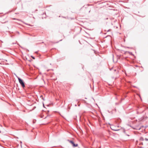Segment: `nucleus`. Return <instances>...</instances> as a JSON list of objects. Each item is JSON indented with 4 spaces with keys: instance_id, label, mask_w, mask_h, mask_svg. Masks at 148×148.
<instances>
[{
    "instance_id": "nucleus-1",
    "label": "nucleus",
    "mask_w": 148,
    "mask_h": 148,
    "mask_svg": "<svg viewBox=\"0 0 148 148\" xmlns=\"http://www.w3.org/2000/svg\"><path fill=\"white\" fill-rule=\"evenodd\" d=\"M18 80L20 84L21 85V86L23 87L24 88L25 87V85L24 82L23 80L21 79L20 78L18 77Z\"/></svg>"
},
{
    "instance_id": "nucleus-2",
    "label": "nucleus",
    "mask_w": 148,
    "mask_h": 148,
    "mask_svg": "<svg viewBox=\"0 0 148 148\" xmlns=\"http://www.w3.org/2000/svg\"><path fill=\"white\" fill-rule=\"evenodd\" d=\"M68 141L70 143L73 145V147H76L77 146L78 144H75L73 141L70 140H68Z\"/></svg>"
},
{
    "instance_id": "nucleus-3",
    "label": "nucleus",
    "mask_w": 148,
    "mask_h": 148,
    "mask_svg": "<svg viewBox=\"0 0 148 148\" xmlns=\"http://www.w3.org/2000/svg\"><path fill=\"white\" fill-rule=\"evenodd\" d=\"M118 127V126L117 127H115L114 126H112L111 127V128L113 130L117 131L119 130V129H117V128Z\"/></svg>"
},
{
    "instance_id": "nucleus-4",
    "label": "nucleus",
    "mask_w": 148,
    "mask_h": 148,
    "mask_svg": "<svg viewBox=\"0 0 148 148\" xmlns=\"http://www.w3.org/2000/svg\"><path fill=\"white\" fill-rule=\"evenodd\" d=\"M140 140L141 141H143L144 140V139L143 137H140Z\"/></svg>"
},
{
    "instance_id": "nucleus-5",
    "label": "nucleus",
    "mask_w": 148,
    "mask_h": 148,
    "mask_svg": "<svg viewBox=\"0 0 148 148\" xmlns=\"http://www.w3.org/2000/svg\"><path fill=\"white\" fill-rule=\"evenodd\" d=\"M125 52L126 53H129L130 54H131V55H132V52H128V51H126Z\"/></svg>"
},
{
    "instance_id": "nucleus-6",
    "label": "nucleus",
    "mask_w": 148,
    "mask_h": 148,
    "mask_svg": "<svg viewBox=\"0 0 148 148\" xmlns=\"http://www.w3.org/2000/svg\"><path fill=\"white\" fill-rule=\"evenodd\" d=\"M31 57L34 59H35V58L34 57H33V56H31Z\"/></svg>"
},
{
    "instance_id": "nucleus-7",
    "label": "nucleus",
    "mask_w": 148,
    "mask_h": 148,
    "mask_svg": "<svg viewBox=\"0 0 148 148\" xmlns=\"http://www.w3.org/2000/svg\"><path fill=\"white\" fill-rule=\"evenodd\" d=\"M145 140L146 141H148V138H145Z\"/></svg>"
},
{
    "instance_id": "nucleus-8",
    "label": "nucleus",
    "mask_w": 148,
    "mask_h": 148,
    "mask_svg": "<svg viewBox=\"0 0 148 148\" xmlns=\"http://www.w3.org/2000/svg\"><path fill=\"white\" fill-rule=\"evenodd\" d=\"M125 48H130V47H124Z\"/></svg>"
},
{
    "instance_id": "nucleus-9",
    "label": "nucleus",
    "mask_w": 148,
    "mask_h": 148,
    "mask_svg": "<svg viewBox=\"0 0 148 148\" xmlns=\"http://www.w3.org/2000/svg\"><path fill=\"white\" fill-rule=\"evenodd\" d=\"M114 71H116V69H114Z\"/></svg>"
},
{
    "instance_id": "nucleus-10",
    "label": "nucleus",
    "mask_w": 148,
    "mask_h": 148,
    "mask_svg": "<svg viewBox=\"0 0 148 148\" xmlns=\"http://www.w3.org/2000/svg\"><path fill=\"white\" fill-rule=\"evenodd\" d=\"M118 73V71H116V73Z\"/></svg>"
},
{
    "instance_id": "nucleus-11",
    "label": "nucleus",
    "mask_w": 148,
    "mask_h": 148,
    "mask_svg": "<svg viewBox=\"0 0 148 148\" xmlns=\"http://www.w3.org/2000/svg\"><path fill=\"white\" fill-rule=\"evenodd\" d=\"M110 31V30H108V31Z\"/></svg>"
}]
</instances>
